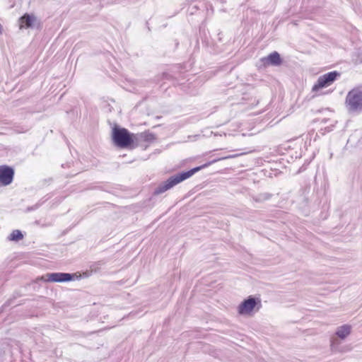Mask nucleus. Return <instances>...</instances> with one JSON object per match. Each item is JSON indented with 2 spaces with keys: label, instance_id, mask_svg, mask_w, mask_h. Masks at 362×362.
Returning a JSON list of instances; mask_svg holds the SVG:
<instances>
[{
  "label": "nucleus",
  "instance_id": "obj_8",
  "mask_svg": "<svg viewBox=\"0 0 362 362\" xmlns=\"http://www.w3.org/2000/svg\"><path fill=\"white\" fill-rule=\"evenodd\" d=\"M14 170L12 168L4 165L0 167V182L2 185H10L13 179Z\"/></svg>",
  "mask_w": 362,
  "mask_h": 362
},
{
  "label": "nucleus",
  "instance_id": "obj_2",
  "mask_svg": "<svg viewBox=\"0 0 362 362\" xmlns=\"http://www.w3.org/2000/svg\"><path fill=\"white\" fill-rule=\"evenodd\" d=\"M260 307V298L250 296L238 306L237 310L240 315L250 317L257 312Z\"/></svg>",
  "mask_w": 362,
  "mask_h": 362
},
{
  "label": "nucleus",
  "instance_id": "obj_5",
  "mask_svg": "<svg viewBox=\"0 0 362 362\" xmlns=\"http://www.w3.org/2000/svg\"><path fill=\"white\" fill-rule=\"evenodd\" d=\"M352 327L350 325H343L337 328L335 334L330 339V346L332 351H338L340 340L346 339L351 334Z\"/></svg>",
  "mask_w": 362,
  "mask_h": 362
},
{
  "label": "nucleus",
  "instance_id": "obj_7",
  "mask_svg": "<svg viewBox=\"0 0 362 362\" xmlns=\"http://www.w3.org/2000/svg\"><path fill=\"white\" fill-rule=\"evenodd\" d=\"M74 274L62 272L47 273L42 276V279L49 282H67L72 281Z\"/></svg>",
  "mask_w": 362,
  "mask_h": 362
},
{
  "label": "nucleus",
  "instance_id": "obj_4",
  "mask_svg": "<svg viewBox=\"0 0 362 362\" xmlns=\"http://www.w3.org/2000/svg\"><path fill=\"white\" fill-rule=\"evenodd\" d=\"M346 107L349 112H358L362 110V90L354 88L346 97Z\"/></svg>",
  "mask_w": 362,
  "mask_h": 362
},
{
  "label": "nucleus",
  "instance_id": "obj_10",
  "mask_svg": "<svg viewBox=\"0 0 362 362\" xmlns=\"http://www.w3.org/2000/svg\"><path fill=\"white\" fill-rule=\"evenodd\" d=\"M23 238V235L19 230H14L8 237V240L19 241Z\"/></svg>",
  "mask_w": 362,
  "mask_h": 362
},
{
  "label": "nucleus",
  "instance_id": "obj_12",
  "mask_svg": "<svg viewBox=\"0 0 362 362\" xmlns=\"http://www.w3.org/2000/svg\"><path fill=\"white\" fill-rule=\"evenodd\" d=\"M262 196H263V197L259 198V199L264 200V199H268L269 198V195L267 194H262Z\"/></svg>",
  "mask_w": 362,
  "mask_h": 362
},
{
  "label": "nucleus",
  "instance_id": "obj_13",
  "mask_svg": "<svg viewBox=\"0 0 362 362\" xmlns=\"http://www.w3.org/2000/svg\"><path fill=\"white\" fill-rule=\"evenodd\" d=\"M3 28L2 25L0 24V34L2 33Z\"/></svg>",
  "mask_w": 362,
  "mask_h": 362
},
{
  "label": "nucleus",
  "instance_id": "obj_14",
  "mask_svg": "<svg viewBox=\"0 0 362 362\" xmlns=\"http://www.w3.org/2000/svg\"><path fill=\"white\" fill-rule=\"evenodd\" d=\"M154 194H158V189H155V191H154Z\"/></svg>",
  "mask_w": 362,
  "mask_h": 362
},
{
  "label": "nucleus",
  "instance_id": "obj_3",
  "mask_svg": "<svg viewBox=\"0 0 362 362\" xmlns=\"http://www.w3.org/2000/svg\"><path fill=\"white\" fill-rule=\"evenodd\" d=\"M133 134L125 128L115 127L112 129V138L115 146L119 148L130 146L134 142Z\"/></svg>",
  "mask_w": 362,
  "mask_h": 362
},
{
  "label": "nucleus",
  "instance_id": "obj_1",
  "mask_svg": "<svg viewBox=\"0 0 362 362\" xmlns=\"http://www.w3.org/2000/svg\"><path fill=\"white\" fill-rule=\"evenodd\" d=\"M233 157H234L233 156H227L225 158L215 159V160L210 161L209 163H206L201 166L194 168L187 172H184L180 174L173 175V176L170 177L167 181H165L162 185H160V193L164 192L171 189L175 185L179 184L180 182H181L185 180L186 179L190 177L191 176H192L195 173L199 171L200 170H202L204 168L209 166L210 165H211L217 161H219L223 159L233 158Z\"/></svg>",
  "mask_w": 362,
  "mask_h": 362
},
{
  "label": "nucleus",
  "instance_id": "obj_11",
  "mask_svg": "<svg viewBox=\"0 0 362 362\" xmlns=\"http://www.w3.org/2000/svg\"><path fill=\"white\" fill-rule=\"evenodd\" d=\"M23 23L28 28L31 27L33 23H34L35 18L33 16H30L29 14H25L21 18Z\"/></svg>",
  "mask_w": 362,
  "mask_h": 362
},
{
  "label": "nucleus",
  "instance_id": "obj_6",
  "mask_svg": "<svg viewBox=\"0 0 362 362\" xmlns=\"http://www.w3.org/2000/svg\"><path fill=\"white\" fill-rule=\"evenodd\" d=\"M339 76L337 71H332L320 76L312 88V92L317 94L322 88L329 86Z\"/></svg>",
  "mask_w": 362,
  "mask_h": 362
},
{
  "label": "nucleus",
  "instance_id": "obj_9",
  "mask_svg": "<svg viewBox=\"0 0 362 362\" xmlns=\"http://www.w3.org/2000/svg\"><path fill=\"white\" fill-rule=\"evenodd\" d=\"M264 64L279 65L281 64V58L279 53L274 52L263 59Z\"/></svg>",
  "mask_w": 362,
  "mask_h": 362
}]
</instances>
